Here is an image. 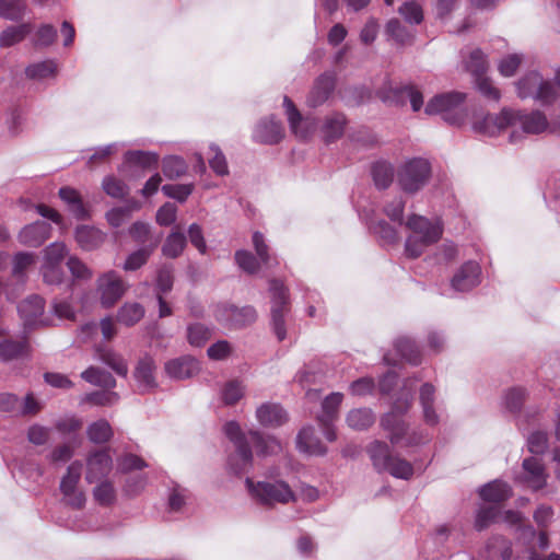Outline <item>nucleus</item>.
I'll list each match as a JSON object with an SVG mask.
<instances>
[{
  "instance_id": "61",
  "label": "nucleus",
  "mask_w": 560,
  "mask_h": 560,
  "mask_svg": "<svg viewBox=\"0 0 560 560\" xmlns=\"http://www.w3.org/2000/svg\"><path fill=\"white\" fill-rule=\"evenodd\" d=\"M487 551L492 552H500V556L502 560H510L512 557V548L511 542L503 538L502 536H493L489 539L487 542Z\"/></svg>"
},
{
  "instance_id": "46",
  "label": "nucleus",
  "mask_w": 560,
  "mask_h": 560,
  "mask_svg": "<svg viewBox=\"0 0 560 560\" xmlns=\"http://www.w3.org/2000/svg\"><path fill=\"white\" fill-rule=\"evenodd\" d=\"M125 160L127 163L139 165L142 168H151L156 166L159 155L148 151H128L125 154Z\"/></svg>"
},
{
  "instance_id": "42",
  "label": "nucleus",
  "mask_w": 560,
  "mask_h": 560,
  "mask_svg": "<svg viewBox=\"0 0 560 560\" xmlns=\"http://www.w3.org/2000/svg\"><path fill=\"white\" fill-rule=\"evenodd\" d=\"M386 34L400 45L410 44L415 36L413 32L404 26L397 19L387 22Z\"/></svg>"
},
{
  "instance_id": "11",
  "label": "nucleus",
  "mask_w": 560,
  "mask_h": 560,
  "mask_svg": "<svg viewBox=\"0 0 560 560\" xmlns=\"http://www.w3.org/2000/svg\"><path fill=\"white\" fill-rule=\"evenodd\" d=\"M512 109L503 108L498 115L487 114L476 116L472 121V129L479 135L494 137L500 135L508 127H512Z\"/></svg>"
},
{
  "instance_id": "20",
  "label": "nucleus",
  "mask_w": 560,
  "mask_h": 560,
  "mask_svg": "<svg viewBox=\"0 0 560 560\" xmlns=\"http://www.w3.org/2000/svg\"><path fill=\"white\" fill-rule=\"evenodd\" d=\"M51 225L46 221H36L25 225L19 233V242L26 247H39L49 238Z\"/></svg>"
},
{
  "instance_id": "52",
  "label": "nucleus",
  "mask_w": 560,
  "mask_h": 560,
  "mask_svg": "<svg viewBox=\"0 0 560 560\" xmlns=\"http://www.w3.org/2000/svg\"><path fill=\"white\" fill-rule=\"evenodd\" d=\"M245 393V386L241 381H229L221 390V396L225 405L236 404Z\"/></svg>"
},
{
  "instance_id": "5",
  "label": "nucleus",
  "mask_w": 560,
  "mask_h": 560,
  "mask_svg": "<svg viewBox=\"0 0 560 560\" xmlns=\"http://www.w3.org/2000/svg\"><path fill=\"white\" fill-rule=\"evenodd\" d=\"M515 88L520 98H533L541 105H550L558 97V92L553 84L545 80L542 75L536 71H530L522 77L515 83Z\"/></svg>"
},
{
  "instance_id": "4",
  "label": "nucleus",
  "mask_w": 560,
  "mask_h": 560,
  "mask_svg": "<svg viewBox=\"0 0 560 560\" xmlns=\"http://www.w3.org/2000/svg\"><path fill=\"white\" fill-rule=\"evenodd\" d=\"M368 453L378 471H387L393 477L405 480L412 477V465L404 458L393 456L386 443L381 441L372 442L368 447Z\"/></svg>"
},
{
  "instance_id": "32",
  "label": "nucleus",
  "mask_w": 560,
  "mask_h": 560,
  "mask_svg": "<svg viewBox=\"0 0 560 560\" xmlns=\"http://www.w3.org/2000/svg\"><path fill=\"white\" fill-rule=\"evenodd\" d=\"M33 30L31 23L8 26L0 33V47L8 48L22 42Z\"/></svg>"
},
{
  "instance_id": "19",
  "label": "nucleus",
  "mask_w": 560,
  "mask_h": 560,
  "mask_svg": "<svg viewBox=\"0 0 560 560\" xmlns=\"http://www.w3.org/2000/svg\"><path fill=\"white\" fill-rule=\"evenodd\" d=\"M480 266L476 261L465 262L453 276L451 285L455 291L466 292L480 282Z\"/></svg>"
},
{
  "instance_id": "18",
  "label": "nucleus",
  "mask_w": 560,
  "mask_h": 560,
  "mask_svg": "<svg viewBox=\"0 0 560 560\" xmlns=\"http://www.w3.org/2000/svg\"><path fill=\"white\" fill-rule=\"evenodd\" d=\"M113 467V460L107 451H96L86 458L85 480L89 483L108 476Z\"/></svg>"
},
{
  "instance_id": "54",
  "label": "nucleus",
  "mask_w": 560,
  "mask_h": 560,
  "mask_svg": "<svg viewBox=\"0 0 560 560\" xmlns=\"http://www.w3.org/2000/svg\"><path fill=\"white\" fill-rule=\"evenodd\" d=\"M40 273L48 285H60L66 277L62 265L42 264Z\"/></svg>"
},
{
  "instance_id": "31",
  "label": "nucleus",
  "mask_w": 560,
  "mask_h": 560,
  "mask_svg": "<svg viewBox=\"0 0 560 560\" xmlns=\"http://www.w3.org/2000/svg\"><path fill=\"white\" fill-rule=\"evenodd\" d=\"M248 438L259 456H268L281 451V444L279 441L272 436H264L259 431H249Z\"/></svg>"
},
{
  "instance_id": "14",
  "label": "nucleus",
  "mask_w": 560,
  "mask_h": 560,
  "mask_svg": "<svg viewBox=\"0 0 560 560\" xmlns=\"http://www.w3.org/2000/svg\"><path fill=\"white\" fill-rule=\"evenodd\" d=\"M512 128L520 127L524 133L538 135L545 131L551 132V122L548 121L546 115L540 110L524 113L512 109Z\"/></svg>"
},
{
  "instance_id": "16",
  "label": "nucleus",
  "mask_w": 560,
  "mask_h": 560,
  "mask_svg": "<svg viewBox=\"0 0 560 560\" xmlns=\"http://www.w3.org/2000/svg\"><path fill=\"white\" fill-rule=\"evenodd\" d=\"M283 107L288 117L292 133L299 139L305 140L316 130V121L308 117H302L293 102L284 96Z\"/></svg>"
},
{
  "instance_id": "60",
  "label": "nucleus",
  "mask_w": 560,
  "mask_h": 560,
  "mask_svg": "<svg viewBox=\"0 0 560 560\" xmlns=\"http://www.w3.org/2000/svg\"><path fill=\"white\" fill-rule=\"evenodd\" d=\"M210 153L212 154L209 158V165L213 170V172L219 176L228 175L229 168L224 154L220 150V148L215 144H211Z\"/></svg>"
},
{
  "instance_id": "62",
  "label": "nucleus",
  "mask_w": 560,
  "mask_h": 560,
  "mask_svg": "<svg viewBox=\"0 0 560 560\" xmlns=\"http://www.w3.org/2000/svg\"><path fill=\"white\" fill-rule=\"evenodd\" d=\"M523 61V56L518 54H511L503 57L498 66L501 75L510 78L513 77Z\"/></svg>"
},
{
  "instance_id": "51",
  "label": "nucleus",
  "mask_w": 560,
  "mask_h": 560,
  "mask_svg": "<svg viewBox=\"0 0 560 560\" xmlns=\"http://www.w3.org/2000/svg\"><path fill=\"white\" fill-rule=\"evenodd\" d=\"M25 72L31 79H45L56 74L57 63L54 60L33 63L26 68Z\"/></svg>"
},
{
  "instance_id": "28",
  "label": "nucleus",
  "mask_w": 560,
  "mask_h": 560,
  "mask_svg": "<svg viewBox=\"0 0 560 560\" xmlns=\"http://www.w3.org/2000/svg\"><path fill=\"white\" fill-rule=\"evenodd\" d=\"M296 444L301 452L311 455H324L326 447L320 443L317 436H315L314 428H303L296 438Z\"/></svg>"
},
{
  "instance_id": "47",
  "label": "nucleus",
  "mask_w": 560,
  "mask_h": 560,
  "mask_svg": "<svg viewBox=\"0 0 560 560\" xmlns=\"http://www.w3.org/2000/svg\"><path fill=\"white\" fill-rule=\"evenodd\" d=\"M43 264L62 265L69 250L65 243L55 242L44 249Z\"/></svg>"
},
{
  "instance_id": "44",
  "label": "nucleus",
  "mask_w": 560,
  "mask_h": 560,
  "mask_svg": "<svg viewBox=\"0 0 560 560\" xmlns=\"http://www.w3.org/2000/svg\"><path fill=\"white\" fill-rule=\"evenodd\" d=\"M465 67L475 79L482 77L488 69L486 55L478 48L471 50L468 59L465 61Z\"/></svg>"
},
{
  "instance_id": "15",
  "label": "nucleus",
  "mask_w": 560,
  "mask_h": 560,
  "mask_svg": "<svg viewBox=\"0 0 560 560\" xmlns=\"http://www.w3.org/2000/svg\"><path fill=\"white\" fill-rule=\"evenodd\" d=\"M522 468V474L516 478L520 483L525 485L534 491L546 487L548 474L540 459L536 457L525 458Z\"/></svg>"
},
{
  "instance_id": "27",
  "label": "nucleus",
  "mask_w": 560,
  "mask_h": 560,
  "mask_svg": "<svg viewBox=\"0 0 560 560\" xmlns=\"http://www.w3.org/2000/svg\"><path fill=\"white\" fill-rule=\"evenodd\" d=\"M160 243V236L154 238V242L141 246L137 250L131 252L125 259V262L122 264V269L125 271H136L140 269L142 266H144L148 260L150 259L151 255L155 250Z\"/></svg>"
},
{
  "instance_id": "12",
  "label": "nucleus",
  "mask_w": 560,
  "mask_h": 560,
  "mask_svg": "<svg viewBox=\"0 0 560 560\" xmlns=\"http://www.w3.org/2000/svg\"><path fill=\"white\" fill-rule=\"evenodd\" d=\"M97 291L103 306H113L125 293L126 285L115 271H108L97 279Z\"/></svg>"
},
{
  "instance_id": "29",
  "label": "nucleus",
  "mask_w": 560,
  "mask_h": 560,
  "mask_svg": "<svg viewBox=\"0 0 560 560\" xmlns=\"http://www.w3.org/2000/svg\"><path fill=\"white\" fill-rule=\"evenodd\" d=\"M420 404L423 410V418L428 424H436L439 417L433 408L435 401V388L430 383H424L420 388Z\"/></svg>"
},
{
  "instance_id": "40",
  "label": "nucleus",
  "mask_w": 560,
  "mask_h": 560,
  "mask_svg": "<svg viewBox=\"0 0 560 560\" xmlns=\"http://www.w3.org/2000/svg\"><path fill=\"white\" fill-rule=\"evenodd\" d=\"M60 198L69 205L70 211L78 219H84L88 212L82 203L79 192L75 189L63 187L59 190Z\"/></svg>"
},
{
  "instance_id": "39",
  "label": "nucleus",
  "mask_w": 560,
  "mask_h": 560,
  "mask_svg": "<svg viewBox=\"0 0 560 560\" xmlns=\"http://www.w3.org/2000/svg\"><path fill=\"white\" fill-rule=\"evenodd\" d=\"M186 246V237L179 231H173L167 235L163 246L162 254L168 258H177Z\"/></svg>"
},
{
  "instance_id": "9",
  "label": "nucleus",
  "mask_w": 560,
  "mask_h": 560,
  "mask_svg": "<svg viewBox=\"0 0 560 560\" xmlns=\"http://www.w3.org/2000/svg\"><path fill=\"white\" fill-rule=\"evenodd\" d=\"M430 174L431 166L428 161L413 159L399 170L397 180L404 191L415 194L428 183Z\"/></svg>"
},
{
  "instance_id": "35",
  "label": "nucleus",
  "mask_w": 560,
  "mask_h": 560,
  "mask_svg": "<svg viewBox=\"0 0 560 560\" xmlns=\"http://www.w3.org/2000/svg\"><path fill=\"white\" fill-rule=\"evenodd\" d=\"M144 316V308L140 303H125L118 311L117 320L125 326H133Z\"/></svg>"
},
{
  "instance_id": "37",
  "label": "nucleus",
  "mask_w": 560,
  "mask_h": 560,
  "mask_svg": "<svg viewBox=\"0 0 560 560\" xmlns=\"http://www.w3.org/2000/svg\"><path fill=\"white\" fill-rule=\"evenodd\" d=\"M86 434L92 443L103 444L113 436V429L108 421L100 419L88 427Z\"/></svg>"
},
{
  "instance_id": "2",
  "label": "nucleus",
  "mask_w": 560,
  "mask_h": 560,
  "mask_svg": "<svg viewBox=\"0 0 560 560\" xmlns=\"http://www.w3.org/2000/svg\"><path fill=\"white\" fill-rule=\"evenodd\" d=\"M409 235L405 243V253L410 258H418L424 250L438 243L443 234V225L439 219L430 220L423 215L411 214L405 222Z\"/></svg>"
},
{
  "instance_id": "45",
  "label": "nucleus",
  "mask_w": 560,
  "mask_h": 560,
  "mask_svg": "<svg viewBox=\"0 0 560 560\" xmlns=\"http://www.w3.org/2000/svg\"><path fill=\"white\" fill-rule=\"evenodd\" d=\"M372 176L375 186L380 189H385L393 182L394 171L390 164L386 162H377L373 165Z\"/></svg>"
},
{
  "instance_id": "22",
  "label": "nucleus",
  "mask_w": 560,
  "mask_h": 560,
  "mask_svg": "<svg viewBox=\"0 0 560 560\" xmlns=\"http://www.w3.org/2000/svg\"><path fill=\"white\" fill-rule=\"evenodd\" d=\"M199 370V362L192 357H182L165 363V373L174 380L192 377Z\"/></svg>"
},
{
  "instance_id": "48",
  "label": "nucleus",
  "mask_w": 560,
  "mask_h": 560,
  "mask_svg": "<svg viewBox=\"0 0 560 560\" xmlns=\"http://www.w3.org/2000/svg\"><path fill=\"white\" fill-rule=\"evenodd\" d=\"M395 348L397 352L408 362L412 364L420 363V352L411 339L407 337L398 338L395 341Z\"/></svg>"
},
{
  "instance_id": "55",
  "label": "nucleus",
  "mask_w": 560,
  "mask_h": 560,
  "mask_svg": "<svg viewBox=\"0 0 560 560\" xmlns=\"http://www.w3.org/2000/svg\"><path fill=\"white\" fill-rule=\"evenodd\" d=\"M130 237L139 244L149 245L154 242L151 234V226L142 221H136L128 230Z\"/></svg>"
},
{
  "instance_id": "33",
  "label": "nucleus",
  "mask_w": 560,
  "mask_h": 560,
  "mask_svg": "<svg viewBox=\"0 0 560 560\" xmlns=\"http://www.w3.org/2000/svg\"><path fill=\"white\" fill-rule=\"evenodd\" d=\"M97 358L101 362L109 366L117 375L122 377L128 375V364L121 354L112 349L98 348Z\"/></svg>"
},
{
  "instance_id": "49",
  "label": "nucleus",
  "mask_w": 560,
  "mask_h": 560,
  "mask_svg": "<svg viewBox=\"0 0 560 560\" xmlns=\"http://www.w3.org/2000/svg\"><path fill=\"white\" fill-rule=\"evenodd\" d=\"M210 337L211 329L201 323L190 324L187 327V339L194 347L203 346Z\"/></svg>"
},
{
  "instance_id": "58",
  "label": "nucleus",
  "mask_w": 560,
  "mask_h": 560,
  "mask_svg": "<svg viewBox=\"0 0 560 560\" xmlns=\"http://www.w3.org/2000/svg\"><path fill=\"white\" fill-rule=\"evenodd\" d=\"M192 190V184H170L162 186V191L166 197L176 199L179 202H184L191 195Z\"/></svg>"
},
{
  "instance_id": "63",
  "label": "nucleus",
  "mask_w": 560,
  "mask_h": 560,
  "mask_svg": "<svg viewBox=\"0 0 560 560\" xmlns=\"http://www.w3.org/2000/svg\"><path fill=\"white\" fill-rule=\"evenodd\" d=\"M102 185L105 192L113 198H124L129 191L124 182L110 176L104 178Z\"/></svg>"
},
{
  "instance_id": "7",
  "label": "nucleus",
  "mask_w": 560,
  "mask_h": 560,
  "mask_svg": "<svg viewBox=\"0 0 560 560\" xmlns=\"http://www.w3.org/2000/svg\"><path fill=\"white\" fill-rule=\"evenodd\" d=\"M466 95L460 92H448L434 96L427 104L424 112L428 115L441 114L450 124L462 122L464 114L462 105Z\"/></svg>"
},
{
  "instance_id": "36",
  "label": "nucleus",
  "mask_w": 560,
  "mask_h": 560,
  "mask_svg": "<svg viewBox=\"0 0 560 560\" xmlns=\"http://www.w3.org/2000/svg\"><path fill=\"white\" fill-rule=\"evenodd\" d=\"M374 413L369 408L353 409L347 417L349 427L358 431L366 430L374 423Z\"/></svg>"
},
{
  "instance_id": "8",
  "label": "nucleus",
  "mask_w": 560,
  "mask_h": 560,
  "mask_svg": "<svg viewBox=\"0 0 560 560\" xmlns=\"http://www.w3.org/2000/svg\"><path fill=\"white\" fill-rule=\"evenodd\" d=\"M271 293V326L279 341L287 338L284 315L289 312V295L287 288L278 280L270 281Z\"/></svg>"
},
{
  "instance_id": "17",
  "label": "nucleus",
  "mask_w": 560,
  "mask_h": 560,
  "mask_svg": "<svg viewBox=\"0 0 560 560\" xmlns=\"http://www.w3.org/2000/svg\"><path fill=\"white\" fill-rule=\"evenodd\" d=\"M218 320L235 327H242L254 323L257 313L253 306L237 307L234 305H222L215 312Z\"/></svg>"
},
{
  "instance_id": "30",
  "label": "nucleus",
  "mask_w": 560,
  "mask_h": 560,
  "mask_svg": "<svg viewBox=\"0 0 560 560\" xmlns=\"http://www.w3.org/2000/svg\"><path fill=\"white\" fill-rule=\"evenodd\" d=\"M479 494L485 501L501 502L512 495V489L506 482L502 480H494L483 486L480 489Z\"/></svg>"
},
{
  "instance_id": "59",
  "label": "nucleus",
  "mask_w": 560,
  "mask_h": 560,
  "mask_svg": "<svg viewBox=\"0 0 560 560\" xmlns=\"http://www.w3.org/2000/svg\"><path fill=\"white\" fill-rule=\"evenodd\" d=\"M67 267L75 280H90L93 276L92 270L75 256L68 257Z\"/></svg>"
},
{
  "instance_id": "64",
  "label": "nucleus",
  "mask_w": 560,
  "mask_h": 560,
  "mask_svg": "<svg viewBox=\"0 0 560 560\" xmlns=\"http://www.w3.org/2000/svg\"><path fill=\"white\" fill-rule=\"evenodd\" d=\"M399 13L410 24H419L423 20L421 7L415 1H407L399 8Z\"/></svg>"
},
{
  "instance_id": "34",
  "label": "nucleus",
  "mask_w": 560,
  "mask_h": 560,
  "mask_svg": "<svg viewBox=\"0 0 560 560\" xmlns=\"http://www.w3.org/2000/svg\"><path fill=\"white\" fill-rule=\"evenodd\" d=\"M81 377L95 386L104 388H113L116 386V380L114 376L109 372L100 368L90 366L82 372Z\"/></svg>"
},
{
  "instance_id": "53",
  "label": "nucleus",
  "mask_w": 560,
  "mask_h": 560,
  "mask_svg": "<svg viewBox=\"0 0 560 560\" xmlns=\"http://www.w3.org/2000/svg\"><path fill=\"white\" fill-rule=\"evenodd\" d=\"M187 171V164L179 156H167L163 160V173L170 179H175L184 175Z\"/></svg>"
},
{
  "instance_id": "43",
  "label": "nucleus",
  "mask_w": 560,
  "mask_h": 560,
  "mask_svg": "<svg viewBox=\"0 0 560 560\" xmlns=\"http://www.w3.org/2000/svg\"><path fill=\"white\" fill-rule=\"evenodd\" d=\"M27 345L25 341L4 340L0 342V360L8 362L26 354Z\"/></svg>"
},
{
  "instance_id": "1",
  "label": "nucleus",
  "mask_w": 560,
  "mask_h": 560,
  "mask_svg": "<svg viewBox=\"0 0 560 560\" xmlns=\"http://www.w3.org/2000/svg\"><path fill=\"white\" fill-rule=\"evenodd\" d=\"M413 385L406 381L402 395L397 398L389 412L381 419L382 428L388 432L390 443L400 446H413L424 442L421 433L409 432L401 416L407 412L412 401Z\"/></svg>"
},
{
  "instance_id": "50",
  "label": "nucleus",
  "mask_w": 560,
  "mask_h": 560,
  "mask_svg": "<svg viewBox=\"0 0 560 560\" xmlns=\"http://www.w3.org/2000/svg\"><path fill=\"white\" fill-rule=\"evenodd\" d=\"M342 401V394L331 393L323 401V415L318 417L319 422H332L336 418L338 407Z\"/></svg>"
},
{
  "instance_id": "24",
  "label": "nucleus",
  "mask_w": 560,
  "mask_h": 560,
  "mask_svg": "<svg viewBox=\"0 0 560 560\" xmlns=\"http://www.w3.org/2000/svg\"><path fill=\"white\" fill-rule=\"evenodd\" d=\"M254 138L261 143H278L283 138L281 122L273 118L261 120L255 129Z\"/></svg>"
},
{
  "instance_id": "13",
  "label": "nucleus",
  "mask_w": 560,
  "mask_h": 560,
  "mask_svg": "<svg viewBox=\"0 0 560 560\" xmlns=\"http://www.w3.org/2000/svg\"><path fill=\"white\" fill-rule=\"evenodd\" d=\"M132 375L138 392L141 394L151 393L158 387L156 364L154 359L149 354H144L138 359Z\"/></svg>"
},
{
  "instance_id": "26",
  "label": "nucleus",
  "mask_w": 560,
  "mask_h": 560,
  "mask_svg": "<svg viewBox=\"0 0 560 560\" xmlns=\"http://www.w3.org/2000/svg\"><path fill=\"white\" fill-rule=\"evenodd\" d=\"M75 241L83 250H94L105 241L104 233L89 225H80L75 229Z\"/></svg>"
},
{
  "instance_id": "25",
  "label": "nucleus",
  "mask_w": 560,
  "mask_h": 560,
  "mask_svg": "<svg viewBox=\"0 0 560 560\" xmlns=\"http://www.w3.org/2000/svg\"><path fill=\"white\" fill-rule=\"evenodd\" d=\"M335 88V79L331 74H322L315 82L308 97L307 104L317 107L324 104Z\"/></svg>"
},
{
  "instance_id": "38",
  "label": "nucleus",
  "mask_w": 560,
  "mask_h": 560,
  "mask_svg": "<svg viewBox=\"0 0 560 560\" xmlns=\"http://www.w3.org/2000/svg\"><path fill=\"white\" fill-rule=\"evenodd\" d=\"M25 0H0V16L10 21H20L25 15Z\"/></svg>"
},
{
  "instance_id": "3",
  "label": "nucleus",
  "mask_w": 560,
  "mask_h": 560,
  "mask_svg": "<svg viewBox=\"0 0 560 560\" xmlns=\"http://www.w3.org/2000/svg\"><path fill=\"white\" fill-rule=\"evenodd\" d=\"M245 483L252 499L266 506L277 503L287 504L296 500L295 493L283 480L254 482L250 478H246Z\"/></svg>"
},
{
  "instance_id": "23",
  "label": "nucleus",
  "mask_w": 560,
  "mask_h": 560,
  "mask_svg": "<svg viewBox=\"0 0 560 560\" xmlns=\"http://www.w3.org/2000/svg\"><path fill=\"white\" fill-rule=\"evenodd\" d=\"M45 308V301L39 295H32L23 300L18 310L25 326L44 324L42 318Z\"/></svg>"
},
{
  "instance_id": "6",
  "label": "nucleus",
  "mask_w": 560,
  "mask_h": 560,
  "mask_svg": "<svg viewBox=\"0 0 560 560\" xmlns=\"http://www.w3.org/2000/svg\"><path fill=\"white\" fill-rule=\"evenodd\" d=\"M223 431L236 448L235 453L229 457V468L236 475L247 471L253 462V453L247 436L242 432L236 421L226 422Z\"/></svg>"
},
{
  "instance_id": "21",
  "label": "nucleus",
  "mask_w": 560,
  "mask_h": 560,
  "mask_svg": "<svg viewBox=\"0 0 560 560\" xmlns=\"http://www.w3.org/2000/svg\"><path fill=\"white\" fill-rule=\"evenodd\" d=\"M256 419L262 427L278 428L288 421V415L279 404L264 402L256 409Z\"/></svg>"
},
{
  "instance_id": "57",
  "label": "nucleus",
  "mask_w": 560,
  "mask_h": 560,
  "mask_svg": "<svg viewBox=\"0 0 560 560\" xmlns=\"http://www.w3.org/2000/svg\"><path fill=\"white\" fill-rule=\"evenodd\" d=\"M174 283L173 268L171 266H162L158 270L155 291L161 295L168 293Z\"/></svg>"
},
{
  "instance_id": "41",
  "label": "nucleus",
  "mask_w": 560,
  "mask_h": 560,
  "mask_svg": "<svg viewBox=\"0 0 560 560\" xmlns=\"http://www.w3.org/2000/svg\"><path fill=\"white\" fill-rule=\"evenodd\" d=\"M346 125V118L342 114H334L327 117L324 126L323 132L325 140L327 142H331L338 138H340L343 133Z\"/></svg>"
},
{
  "instance_id": "56",
  "label": "nucleus",
  "mask_w": 560,
  "mask_h": 560,
  "mask_svg": "<svg viewBox=\"0 0 560 560\" xmlns=\"http://www.w3.org/2000/svg\"><path fill=\"white\" fill-rule=\"evenodd\" d=\"M93 497L101 505L108 506L113 504L116 500V492L113 483L108 480L102 481L94 488Z\"/></svg>"
},
{
  "instance_id": "10",
  "label": "nucleus",
  "mask_w": 560,
  "mask_h": 560,
  "mask_svg": "<svg viewBox=\"0 0 560 560\" xmlns=\"http://www.w3.org/2000/svg\"><path fill=\"white\" fill-rule=\"evenodd\" d=\"M82 464L78 460L71 463L66 475L61 478L59 489L62 501L72 509H82L85 504V494L78 488L81 479Z\"/></svg>"
}]
</instances>
